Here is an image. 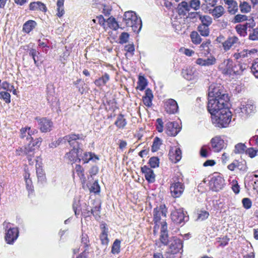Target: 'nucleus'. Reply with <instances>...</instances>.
Here are the masks:
<instances>
[{
    "instance_id": "obj_59",
    "label": "nucleus",
    "mask_w": 258,
    "mask_h": 258,
    "mask_svg": "<svg viewBox=\"0 0 258 258\" xmlns=\"http://www.w3.org/2000/svg\"><path fill=\"white\" fill-rule=\"evenodd\" d=\"M129 34L126 32H122L119 36V43L123 44L128 41Z\"/></svg>"
},
{
    "instance_id": "obj_23",
    "label": "nucleus",
    "mask_w": 258,
    "mask_h": 258,
    "mask_svg": "<svg viewBox=\"0 0 258 258\" xmlns=\"http://www.w3.org/2000/svg\"><path fill=\"white\" fill-rule=\"evenodd\" d=\"M213 190L217 191L222 189L224 185V179L220 176H214L210 181Z\"/></svg>"
},
{
    "instance_id": "obj_51",
    "label": "nucleus",
    "mask_w": 258,
    "mask_h": 258,
    "mask_svg": "<svg viewBox=\"0 0 258 258\" xmlns=\"http://www.w3.org/2000/svg\"><path fill=\"white\" fill-rule=\"evenodd\" d=\"M162 144L161 140L158 137H156L152 146V151L153 152L157 151L160 148V146Z\"/></svg>"
},
{
    "instance_id": "obj_57",
    "label": "nucleus",
    "mask_w": 258,
    "mask_h": 258,
    "mask_svg": "<svg viewBox=\"0 0 258 258\" xmlns=\"http://www.w3.org/2000/svg\"><path fill=\"white\" fill-rule=\"evenodd\" d=\"M0 98L3 99L7 103L11 102V95L9 93L7 92H0Z\"/></svg>"
},
{
    "instance_id": "obj_55",
    "label": "nucleus",
    "mask_w": 258,
    "mask_h": 258,
    "mask_svg": "<svg viewBox=\"0 0 258 258\" xmlns=\"http://www.w3.org/2000/svg\"><path fill=\"white\" fill-rule=\"evenodd\" d=\"M29 53L33 58L34 63L37 66L38 60L36 59V57L40 54L39 52L35 49L31 48L29 50Z\"/></svg>"
},
{
    "instance_id": "obj_7",
    "label": "nucleus",
    "mask_w": 258,
    "mask_h": 258,
    "mask_svg": "<svg viewBox=\"0 0 258 258\" xmlns=\"http://www.w3.org/2000/svg\"><path fill=\"white\" fill-rule=\"evenodd\" d=\"M85 137L82 135L79 134H70L62 138L58 139L55 143H52L49 145L50 147H56L57 146L61 144H65L67 142L69 143L71 146H74L75 147V144L77 142V140H84Z\"/></svg>"
},
{
    "instance_id": "obj_34",
    "label": "nucleus",
    "mask_w": 258,
    "mask_h": 258,
    "mask_svg": "<svg viewBox=\"0 0 258 258\" xmlns=\"http://www.w3.org/2000/svg\"><path fill=\"white\" fill-rule=\"evenodd\" d=\"M239 8L241 13L247 14L251 10V5L246 1H240Z\"/></svg>"
},
{
    "instance_id": "obj_11",
    "label": "nucleus",
    "mask_w": 258,
    "mask_h": 258,
    "mask_svg": "<svg viewBox=\"0 0 258 258\" xmlns=\"http://www.w3.org/2000/svg\"><path fill=\"white\" fill-rule=\"evenodd\" d=\"M160 243L164 245H167L169 243L167 232V225L166 221L161 223V232L159 237V241H156V245L160 247Z\"/></svg>"
},
{
    "instance_id": "obj_47",
    "label": "nucleus",
    "mask_w": 258,
    "mask_h": 258,
    "mask_svg": "<svg viewBox=\"0 0 258 258\" xmlns=\"http://www.w3.org/2000/svg\"><path fill=\"white\" fill-rule=\"evenodd\" d=\"M188 4L190 10L192 9L196 11L200 8L201 2L199 0H191Z\"/></svg>"
},
{
    "instance_id": "obj_40",
    "label": "nucleus",
    "mask_w": 258,
    "mask_h": 258,
    "mask_svg": "<svg viewBox=\"0 0 258 258\" xmlns=\"http://www.w3.org/2000/svg\"><path fill=\"white\" fill-rule=\"evenodd\" d=\"M190 37L191 40V41L195 44H199L202 41V39L198 34V33L196 31L191 32Z\"/></svg>"
},
{
    "instance_id": "obj_45",
    "label": "nucleus",
    "mask_w": 258,
    "mask_h": 258,
    "mask_svg": "<svg viewBox=\"0 0 258 258\" xmlns=\"http://www.w3.org/2000/svg\"><path fill=\"white\" fill-rule=\"evenodd\" d=\"M246 149V146L244 144L238 143L235 146L234 152L236 154H240L243 153Z\"/></svg>"
},
{
    "instance_id": "obj_58",
    "label": "nucleus",
    "mask_w": 258,
    "mask_h": 258,
    "mask_svg": "<svg viewBox=\"0 0 258 258\" xmlns=\"http://www.w3.org/2000/svg\"><path fill=\"white\" fill-rule=\"evenodd\" d=\"M29 130H30V127L28 126L21 128L20 130V137L22 139L26 138L27 140H29Z\"/></svg>"
},
{
    "instance_id": "obj_62",
    "label": "nucleus",
    "mask_w": 258,
    "mask_h": 258,
    "mask_svg": "<svg viewBox=\"0 0 258 258\" xmlns=\"http://www.w3.org/2000/svg\"><path fill=\"white\" fill-rule=\"evenodd\" d=\"M180 51L187 56H191L195 53L194 50L185 48H181Z\"/></svg>"
},
{
    "instance_id": "obj_9",
    "label": "nucleus",
    "mask_w": 258,
    "mask_h": 258,
    "mask_svg": "<svg viewBox=\"0 0 258 258\" xmlns=\"http://www.w3.org/2000/svg\"><path fill=\"white\" fill-rule=\"evenodd\" d=\"M181 75L185 79L191 81L198 79L199 73L195 67L189 66L182 69Z\"/></svg>"
},
{
    "instance_id": "obj_28",
    "label": "nucleus",
    "mask_w": 258,
    "mask_h": 258,
    "mask_svg": "<svg viewBox=\"0 0 258 258\" xmlns=\"http://www.w3.org/2000/svg\"><path fill=\"white\" fill-rule=\"evenodd\" d=\"M39 161V157H37L36 159V174L37 175V178L39 181L43 182L45 180V176L43 169L41 167V165L38 163Z\"/></svg>"
},
{
    "instance_id": "obj_43",
    "label": "nucleus",
    "mask_w": 258,
    "mask_h": 258,
    "mask_svg": "<svg viewBox=\"0 0 258 258\" xmlns=\"http://www.w3.org/2000/svg\"><path fill=\"white\" fill-rule=\"evenodd\" d=\"M120 241L116 239L113 243L111 252L113 254L118 253L120 251Z\"/></svg>"
},
{
    "instance_id": "obj_38",
    "label": "nucleus",
    "mask_w": 258,
    "mask_h": 258,
    "mask_svg": "<svg viewBox=\"0 0 258 258\" xmlns=\"http://www.w3.org/2000/svg\"><path fill=\"white\" fill-rule=\"evenodd\" d=\"M126 121L122 114H119L115 122V124L119 128H123L126 124Z\"/></svg>"
},
{
    "instance_id": "obj_32",
    "label": "nucleus",
    "mask_w": 258,
    "mask_h": 258,
    "mask_svg": "<svg viewBox=\"0 0 258 258\" xmlns=\"http://www.w3.org/2000/svg\"><path fill=\"white\" fill-rule=\"evenodd\" d=\"M224 12V8L222 6H216L214 9L209 10L210 13L216 18L221 17Z\"/></svg>"
},
{
    "instance_id": "obj_17",
    "label": "nucleus",
    "mask_w": 258,
    "mask_h": 258,
    "mask_svg": "<svg viewBox=\"0 0 258 258\" xmlns=\"http://www.w3.org/2000/svg\"><path fill=\"white\" fill-rule=\"evenodd\" d=\"M180 131V127L176 122H168L166 124L165 132L170 136H175Z\"/></svg>"
},
{
    "instance_id": "obj_64",
    "label": "nucleus",
    "mask_w": 258,
    "mask_h": 258,
    "mask_svg": "<svg viewBox=\"0 0 258 258\" xmlns=\"http://www.w3.org/2000/svg\"><path fill=\"white\" fill-rule=\"evenodd\" d=\"M82 243L84 244L85 247H88L89 244V240L88 239V236L86 234L83 233L82 235Z\"/></svg>"
},
{
    "instance_id": "obj_14",
    "label": "nucleus",
    "mask_w": 258,
    "mask_h": 258,
    "mask_svg": "<svg viewBox=\"0 0 258 258\" xmlns=\"http://www.w3.org/2000/svg\"><path fill=\"white\" fill-rule=\"evenodd\" d=\"M19 231L17 228L10 227L6 233L5 240L7 243L11 244L17 239Z\"/></svg>"
},
{
    "instance_id": "obj_4",
    "label": "nucleus",
    "mask_w": 258,
    "mask_h": 258,
    "mask_svg": "<svg viewBox=\"0 0 258 258\" xmlns=\"http://www.w3.org/2000/svg\"><path fill=\"white\" fill-rule=\"evenodd\" d=\"M219 70L224 75L232 76L240 74L243 70L241 64L236 65L230 59H225L218 67Z\"/></svg>"
},
{
    "instance_id": "obj_50",
    "label": "nucleus",
    "mask_w": 258,
    "mask_h": 258,
    "mask_svg": "<svg viewBox=\"0 0 258 258\" xmlns=\"http://www.w3.org/2000/svg\"><path fill=\"white\" fill-rule=\"evenodd\" d=\"M100 205L98 204V205L96 206L93 209H91V212L88 211L87 213V215L89 216L90 214H92L95 217L99 216L100 214Z\"/></svg>"
},
{
    "instance_id": "obj_13",
    "label": "nucleus",
    "mask_w": 258,
    "mask_h": 258,
    "mask_svg": "<svg viewBox=\"0 0 258 258\" xmlns=\"http://www.w3.org/2000/svg\"><path fill=\"white\" fill-rule=\"evenodd\" d=\"M172 220L176 224H181L184 222L186 220L185 219H187L185 216L182 209H179L173 211L171 214Z\"/></svg>"
},
{
    "instance_id": "obj_41",
    "label": "nucleus",
    "mask_w": 258,
    "mask_h": 258,
    "mask_svg": "<svg viewBox=\"0 0 258 258\" xmlns=\"http://www.w3.org/2000/svg\"><path fill=\"white\" fill-rule=\"evenodd\" d=\"M100 240L102 244H107L109 239L107 237V229L103 227L102 233L100 236Z\"/></svg>"
},
{
    "instance_id": "obj_10",
    "label": "nucleus",
    "mask_w": 258,
    "mask_h": 258,
    "mask_svg": "<svg viewBox=\"0 0 258 258\" xmlns=\"http://www.w3.org/2000/svg\"><path fill=\"white\" fill-rule=\"evenodd\" d=\"M170 190L171 196L174 198L180 197L184 190V185L179 181H174L171 183Z\"/></svg>"
},
{
    "instance_id": "obj_49",
    "label": "nucleus",
    "mask_w": 258,
    "mask_h": 258,
    "mask_svg": "<svg viewBox=\"0 0 258 258\" xmlns=\"http://www.w3.org/2000/svg\"><path fill=\"white\" fill-rule=\"evenodd\" d=\"M245 153L249 157L252 158L258 155V149L252 147L249 148L246 150Z\"/></svg>"
},
{
    "instance_id": "obj_6",
    "label": "nucleus",
    "mask_w": 258,
    "mask_h": 258,
    "mask_svg": "<svg viewBox=\"0 0 258 258\" xmlns=\"http://www.w3.org/2000/svg\"><path fill=\"white\" fill-rule=\"evenodd\" d=\"M167 209L165 205H160L154 209L153 218L154 222L155 224L154 232H155L156 229H158L159 225H161V223L165 221V218L166 217Z\"/></svg>"
},
{
    "instance_id": "obj_8",
    "label": "nucleus",
    "mask_w": 258,
    "mask_h": 258,
    "mask_svg": "<svg viewBox=\"0 0 258 258\" xmlns=\"http://www.w3.org/2000/svg\"><path fill=\"white\" fill-rule=\"evenodd\" d=\"M183 247L182 241L177 238L172 237L169 241L168 252L176 254L182 249Z\"/></svg>"
},
{
    "instance_id": "obj_44",
    "label": "nucleus",
    "mask_w": 258,
    "mask_h": 258,
    "mask_svg": "<svg viewBox=\"0 0 258 258\" xmlns=\"http://www.w3.org/2000/svg\"><path fill=\"white\" fill-rule=\"evenodd\" d=\"M198 31L200 34L203 36H208L209 34V29L208 26L201 25L198 27Z\"/></svg>"
},
{
    "instance_id": "obj_21",
    "label": "nucleus",
    "mask_w": 258,
    "mask_h": 258,
    "mask_svg": "<svg viewBox=\"0 0 258 258\" xmlns=\"http://www.w3.org/2000/svg\"><path fill=\"white\" fill-rule=\"evenodd\" d=\"M182 157L180 149L176 147H172L169 152V158L173 163H177L180 161Z\"/></svg>"
},
{
    "instance_id": "obj_30",
    "label": "nucleus",
    "mask_w": 258,
    "mask_h": 258,
    "mask_svg": "<svg viewBox=\"0 0 258 258\" xmlns=\"http://www.w3.org/2000/svg\"><path fill=\"white\" fill-rule=\"evenodd\" d=\"M189 11L188 4L187 2L183 1L178 4L177 12L179 15L185 16Z\"/></svg>"
},
{
    "instance_id": "obj_52",
    "label": "nucleus",
    "mask_w": 258,
    "mask_h": 258,
    "mask_svg": "<svg viewBox=\"0 0 258 258\" xmlns=\"http://www.w3.org/2000/svg\"><path fill=\"white\" fill-rule=\"evenodd\" d=\"M248 38L252 41L258 40V28H254L250 31Z\"/></svg>"
},
{
    "instance_id": "obj_27",
    "label": "nucleus",
    "mask_w": 258,
    "mask_h": 258,
    "mask_svg": "<svg viewBox=\"0 0 258 258\" xmlns=\"http://www.w3.org/2000/svg\"><path fill=\"white\" fill-rule=\"evenodd\" d=\"M81 157V160H82L84 163H88L90 161L95 162L99 159L98 156L92 152H84Z\"/></svg>"
},
{
    "instance_id": "obj_3",
    "label": "nucleus",
    "mask_w": 258,
    "mask_h": 258,
    "mask_svg": "<svg viewBox=\"0 0 258 258\" xmlns=\"http://www.w3.org/2000/svg\"><path fill=\"white\" fill-rule=\"evenodd\" d=\"M122 23L126 27H131L132 30L139 33L142 28V21L134 11L125 12L123 15Z\"/></svg>"
},
{
    "instance_id": "obj_19",
    "label": "nucleus",
    "mask_w": 258,
    "mask_h": 258,
    "mask_svg": "<svg viewBox=\"0 0 258 258\" xmlns=\"http://www.w3.org/2000/svg\"><path fill=\"white\" fill-rule=\"evenodd\" d=\"M220 85L212 84L209 88V98H221L222 95H226L221 91Z\"/></svg>"
},
{
    "instance_id": "obj_18",
    "label": "nucleus",
    "mask_w": 258,
    "mask_h": 258,
    "mask_svg": "<svg viewBox=\"0 0 258 258\" xmlns=\"http://www.w3.org/2000/svg\"><path fill=\"white\" fill-rule=\"evenodd\" d=\"M211 143L214 151L216 152H220L226 145L224 140L219 136L212 138Z\"/></svg>"
},
{
    "instance_id": "obj_35",
    "label": "nucleus",
    "mask_w": 258,
    "mask_h": 258,
    "mask_svg": "<svg viewBox=\"0 0 258 258\" xmlns=\"http://www.w3.org/2000/svg\"><path fill=\"white\" fill-rule=\"evenodd\" d=\"M109 79L110 77L109 75L107 73H105L101 77L96 79L94 81V83L96 86L98 87L103 86H105L106 84L108 82Z\"/></svg>"
},
{
    "instance_id": "obj_54",
    "label": "nucleus",
    "mask_w": 258,
    "mask_h": 258,
    "mask_svg": "<svg viewBox=\"0 0 258 258\" xmlns=\"http://www.w3.org/2000/svg\"><path fill=\"white\" fill-rule=\"evenodd\" d=\"M251 71L253 75L258 78V58L252 63Z\"/></svg>"
},
{
    "instance_id": "obj_33",
    "label": "nucleus",
    "mask_w": 258,
    "mask_h": 258,
    "mask_svg": "<svg viewBox=\"0 0 258 258\" xmlns=\"http://www.w3.org/2000/svg\"><path fill=\"white\" fill-rule=\"evenodd\" d=\"M36 25L37 23L35 21L33 20H29L24 24L23 30L24 32L29 33L35 28Z\"/></svg>"
},
{
    "instance_id": "obj_12",
    "label": "nucleus",
    "mask_w": 258,
    "mask_h": 258,
    "mask_svg": "<svg viewBox=\"0 0 258 258\" xmlns=\"http://www.w3.org/2000/svg\"><path fill=\"white\" fill-rule=\"evenodd\" d=\"M37 120L39 128L42 132L46 133L51 131L52 126V122L46 118L36 117Z\"/></svg>"
},
{
    "instance_id": "obj_16",
    "label": "nucleus",
    "mask_w": 258,
    "mask_h": 258,
    "mask_svg": "<svg viewBox=\"0 0 258 258\" xmlns=\"http://www.w3.org/2000/svg\"><path fill=\"white\" fill-rule=\"evenodd\" d=\"M83 151L82 149L80 148H73L69 152L67 153L64 157L69 161L74 163L77 160L81 161V158H79V154Z\"/></svg>"
},
{
    "instance_id": "obj_1",
    "label": "nucleus",
    "mask_w": 258,
    "mask_h": 258,
    "mask_svg": "<svg viewBox=\"0 0 258 258\" xmlns=\"http://www.w3.org/2000/svg\"><path fill=\"white\" fill-rule=\"evenodd\" d=\"M42 139L39 138L34 141L31 142L28 145L25 146L24 149L20 148L16 150L17 155H25L29 161V164H33V158L34 157L35 150L38 148L41 145Z\"/></svg>"
},
{
    "instance_id": "obj_48",
    "label": "nucleus",
    "mask_w": 258,
    "mask_h": 258,
    "mask_svg": "<svg viewBox=\"0 0 258 258\" xmlns=\"http://www.w3.org/2000/svg\"><path fill=\"white\" fill-rule=\"evenodd\" d=\"M147 86L146 80L144 77L140 76L137 89L140 91L144 90Z\"/></svg>"
},
{
    "instance_id": "obj_56",
    "label": "nucleus",
    "mask_w": 258,
    "mask_h": 258,
    "mask_svg": "<svg viewBox=\"0 0 258 258\" xmlns=\"http://www.w3.org/2000/svg\"><path fill=\"white\" fill-rule=\"evenodd\" d=\"M149 163L152 168L157 167L159 166V159L158 157H152L150 159Z\"/></svg>"
},
{
    "instance_id": "obj_37",
    "label": "nucleus",
    "mask_w": 258,
    "mask_h": 258,
    "mask_svg": "<svg viewBox=\"0 0 258 258\" xmlns=\"http://www.w3.org/2000/svg\"><path fill=\"white\" fill-rule=\"evenodd\" d=\"M75 171L78 176L79 177L82 183H85L86 178L84 173V169L80 165H76L75 167Z\"/></svg>"
},
{
    "instance_id": "obj_36",
    "label": "nucleus",
    "mask_w": 258,
    "mask_h": 258,
    "mask_svg": "<svg viewBox=\"0 0 258 258\" xmlns=\"http://www.w3.org/2000/svg\"><path fill=\"white\" fill-rule=\"evenodd\" d=\"M248 23L245 24H238L235 26V29L238 34L241 36H245L247 34V28Z\"/></svg>"
},
{
    "instance_id": "obj_20",
    "label": "nucleus",
    "mask_w": 258,
    "mask_h": 258,
    "mask_svg": "<svg viewBox=\"0 0 258 258\" xmlns=\"http://www.w3.org/2000/svg\"><path fill=\"white\" fill-rule=\"evenodd\" d=\"M166 111L169 114H174L178 110V106L176 101L173 99H168L165 101Z\"/></svg>"
},
{
    "instance_id": "obj_22",
    "label": "nucleus",
    "mask_w": 258,
    "mask_h": 258,
    "mask_svg": "<svg viewBox=\"0 0 258 258\" xmlns=\"http://www.w3.org/2000/svg\"><path fill=\"white\" fill-rule=\"evenodd\" d=\"M93 5L95 8L98 9L106 16L109 15L112 10L111 7L109 4H107L104 0H100L98 3Z\"/></svg>"
},
{
    "instance_id": "obj_24",
    "label": "nucleus",
    "mask_w": 258,
    "mask_h": 258,
    "mask_svg": "<svg viewBox=\"0 0 258 258\" xmlns=\"http://www.w3.org/2000/svg\"><path fill=\"white\" fill-rule=\"evenodd\" d=\"M196 63L202 67H209L216 63V59L213 55H210L207 58H198Z\"/></svg>"
},
{
    "instance_id": "obj_61",
    "label": "nucleus",
    "mask_w": 258,
    "mask_h": 258,
    "mask_svg": "<svg viewBox=\"0 0 258 258\" xmlns=\"http://www.w3.org/2000/svg\"><path fill=\"white\" fill-rule=\"evenodd\" d=\"M124 50L127 52H128L132 56L134 54L135 46L133 44H128L126 45L124 47Z\"/></svg>"
},
{
    "instance_id": "obj_25",
    "label": "nucleus",
    "mask_w": 258,
    "mask_h": 258,
    "mask_svg": "<svg viewBox=\"0 0 258 258\" xmlns=\"http://www.w3.org/2000/svg\"><path fill=\"white\" fill-rule=\"evenodd\" d=\"M142 172L145 174L146 179L149 182L153 183L155 180L154 171L149 167L145 165L141 168Z\"/></svg>"
},
{
    "instance_id": "obj_46",
    "label": "nucleus",
    "mask_w": 258,
    "mask_h": 258,
    "mask_svg": "<svg viewBox=\"0 0 258 258\" xmlns=\"http://www.w3.org/2000/svg\"><path fill=\"white\" fill-rule=\"evenodd\" d=\"M248 20V17L244 15L237 14L234 16L232 21L234 23H240L246 21Z\"/></svg>"
},
{
    "instance_id": "obj_39",
    "label": "nucleus",
    "mask_w": 258,
    "mask_h": 258,
    "mask_svg": "<svg viewBox=\"0 0 258 258\" xmlns=\"http://www.w3.org/2000/svg\"><path fill=\"white\" fill-rule=\"evenodd\" d=\"M106 22L108 25V27L112 29L117 30L119 28V25L116 21L114 18L110 17L108 18L106 20Z\"/></svg>"
},
{
    "instance_id": "obj_5",
    "label": "nucleus",
    "mask_w": 258,
    "mask_h": 258,
    "mask_svg": "<svg viewBox=\"0 0 258 258\" xmlns=\"http://www.w3.org/2000/svg\"><path fill=\"white\" fill-rule=\"evenodd\" d=\"M212 121L216 126L219 127H225L231 121V112L225 107L218 113L211 116Z\"/></svg>"
},
{
    "instance_id": "obj_29",
    "label": "nucleus",
    "mask_w": 258,
    "mask_h": 258,
    "mask_svg": "<svg viewBox=\"0 0 258 258\" xmlns=\"http://www.w3.org/2000/svg\"><path fill=\"white\" fill-rule=\"evenodd\" d=\"M153 95L152 91L148 89L145 91V95L143 97L144 104L148 107H150L152 105V99Z\"/></svg>"
},
{
    "instance_id": "obj_60",
    "label": "nucleus",
    "mask_w": 258,
    "mask_h": 258,
    "mask_svg": "<svg viewBox=\"0 0 258 258\" xmlns=\"http://www.w3.org/2000/svg\"><path fill=\"white\" fill-rule=\"evenodd\" d=\"M210 43L211 41L210 40H207L206 41L203 42L202 44L199 47L200 50H205L206 51H208Z\"/></svg>"
},
{
    "instance_id": "obj_63",
    "label": "nucleus",
    "mask_w": 258,
    "mask_h": 258,
    "mask_svg": "<svg viewBox=\"0 0 258 258\" xmlns=\"http://www.w3.org/2000/svg\"><path fill=\"white\" fill-rule=\"evenodd\" d=\"M243 206L246 209L250 208L251 207V202L248 198H244L242 200Z\"/></svg>"
},
{
    "instance_id": "obj_2",
    "label": "nucleus",
    "mask_w": 258,
    "mask_h": 258,
    "mask_svg": "<svg viewBox=\"0 0 258 258\" xmlns=\"http://www.w3.org/2000/svg\"><path fill=\"white\" fill-rule=\"evenodd\" d=\"M229 98L227 95H223L221 98H209L208 109L211 116L227 106Z\"/></svg>"
},
{
    "instance_id": "obj_31",
    "label": "nucleus",
    "mask_w": 258,
    "mask_h": 258,
    "mask_svg": "<svg viewBox=\"0 0 258 258\" xmlns=\"http://www.w3.org/2000/svg\"><path fill=\"white\" fill-rule=\"evenodd\" d=\"M224 3L228 6V11L230 14H235L238 12L239 6L235 1H227Z\"/></svg>"
},
{
    "instance_id": "obj_42",
    "label": "nucleus",
    "mask_w": 258,
    "mask_h": 258,
    "mask_svg": "<svg viewBox=\"0 0 258 258\" xmlns=\"http://www.w3.org/2000/svg\"><path fill=\"white\" fill-rule=\"evenodd\" d=\"M199 19L202 23V25L209 26L212 22V19L209 16L199 15Z\"/></svg>"
},
{
    "instance_id": "obj_53",
    "label": "nucleus",
    "mask_w": 258,
    "mask_h": 258,
    "mask_svg": "<svg viewBox=\"0 0 258 258\" xmlns=\"http://www.w3.org/2000/svg\"><path fill=\"white\" fill-rule=\"evenodd\" d=\"M246 57H248V52L246 49H244L239 52L235 53L233 54V57L235 59H238Z\"/></svg>"
},
{
    "instance_id": "obj_15",
    "label": "nucleus",
    "mask_w": 258,
    "mask_h": 258,
    "mask_svg": "<svg viewBox=\"0 0 258 258\" xmlns=\"http://www.w3.org/2000/svg\"><path fill=\"white\" fill-rule=\"evenodd\" d=\"M240 44L237 37L232 36L229 37L224 42L222 46L225 51L230 50L233 46H236Z\"/></svg>"
},
{
    "instance_id": "obj_26",
    "label": "nucleus",
    "mask_w": 258,
    "mask_h": 258,
    "mask_svg": "<svg viewBox=\"0 0 258 258\" xmlns=\"http://www.w3.org/2000/svg\"><path fill=\"white\" fill-rule=\"evenodd\" d=\"M240 110L242 113L246 115L254 112L255 111V106L251 101H248L245 104L241 105Z\"/></svg>"
}]
</instances>
